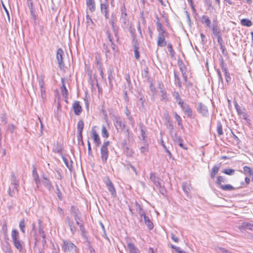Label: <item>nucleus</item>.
Returning <instances> with one entry per match:
<instances>
[{
	"label": "nucleus",
	"mask_w": 253,
	"mask_h": 253,
	"mask_svg": "<svg viewBox=\"0 0 253 253\" xmlns=\"http://www.w3.org/2000/svg\"><path fill=\"white\" fill-rule=\"evenodd\" d=\"M62 249L65 253H78L77 247L69 240L63 241Z\"/></svg>",
	"instance_id": "f257e3e1"
},
{
	"label": "nucleus",
	"mask_w": 253,
	"mask_h": 253,
	"mask_svg": "<svg viewBox=\"0 0 253 253\" xmlns=\"http://www.w3.org/2000/svg\"><path fill=\"white\" fill-rule=\"evenodd\" d=\"M110 142L109 141H106L103 143L101 147V158L102 162L103 164H105L107 162L109 152L108 150V147L110 145Z\"/></svg>",
	"instance_id": "f03ea898"
},
{
	"label": "nucleus",
	"mask_w": 253,
	"mask_h": 253,
	"mask_svg": "<svg viewBox=\"0 0 253 253\" xmlns=\"http://www.w3.org/2000/svg\"><path fill=\"white\" fill-rule=\"evenodd\" d=\"M120 11V22L122 23V27L123 28H126L128 24V18L126 12V9L124 4L121 6Z\"/></svg>",
	"instance_id": "7ed1b4c3"
},
{
	"label": "nucleus",
	"mask_w": 253,
	"mask_h": 253,
	"mask_svg": "<svg viewBox=\"0 0 253 253\" xmlns=\"http://www.w3.org/2000/svg\"><path fill=\"white\" fill-rule=\"evenodd\" d=\"M113 123L116 129L118 132L123 131L126 127L125 120L119 117H115L113 119Z\"/></svg>",
	"instance_id": "20e7f679"
},
{
	"label": "nucleus",
	"mask_w": 253,
	"mask_h": 253,
	"mask_svg": "<svg viewBox=\"0 0 253 253\" xmlns=\"http://www.w3.org/2000/svg\"><path fill=\"white\" fill-rule=\"evenodd\" d=\"M108 191L111 193L112 196L114 197L116 196V192L113 183L110 180L109 177H106L104 180Z\"/></svg>",
	"instance_id": "39448f33"
},
{
	"label": "nucleus",
	"mask_w": 253,
	"mask_h": 253,
	"mask_svg": "<svg viewBox=\"0 0 253 253\" xmlns=\"http://www.w3.org/2000/svg\"><path fill=\"white\" fill-rule=\"evenodd\" d=\"M38 82L41 89V97L44 102L46 100V94L43 78L42 77H39L38 78Z\"/></svg>",
	"instance_id": "423d86ee"
},
{
	"label": "nucleus",
	"mask_w": 253,
	"mask_h": 253,
	"mask_svg": "<svg viewBox=\"0 0 253 253\" xmlns=\"http://www.w3.org/2000/svg\"><path fill=\"white\" fill-rule=\"evenodd\" d=\"M101 12L103 14L106 19L109 18V3L107 0L101 3L100 5Z\"/></svg>",
	"instance_id": "0eeeda50"
},
{
	"label": "nucleus",
	"mask_w": 253,
	"mask_h": 253,
	"mask_svg": "<svg viewBox=\"0 0 253 253\" xmlns=\"http://www.w3.org/2000/svg\"><path fill=\"white\" fill-rule=\"evenodd\" d=\"M64 52L61 48H58L56 52V59L60 69H62L64 67V64L63 60V56Z\"/></svg>",
	"instance_id": "6e6552de"
},
{
	"label": "nucleus",
	"mask_w": 253,
	"mask_h": 253,
	"mask_svg": "<svg viewBox=\"0 0 253 253\" xmlns=\"http://www.w3.org/2000/svg\"><path fill=\"white\" fill-rule=\"evenodd\" d=\"M212 34L216 37L222 35L220 28L218 26V22L216 19L213 21V24L211 27Z\"/></svg>",
	"instance_id": "1a4fd4ad"
},
{
	"label": "nucleus",
	"mask_w": 253,
	"mask_h": 253,
	"mask_svg": "<svg viewBox=\"0 0 253 253\" xmlns=\"http://www.w3.org/2000/svg\"><path fill=\"white\" fill-rule=\"evenodd\" d=\"M180 106L184 113L188 117L191 119L194 118L192 115V111L188 104L186 103H183Z\"/></svg>",
	"instance_id": "9d476101"
},
{
	"label": "nucleus",
	"mask_w": 253,
	"mask_h": 253,
	"mask_svg": "<svg viewBox=\"0 0 253 253\" xmlns=\"http://www.w3.org/2000/svg\"><path fill=\"white\" fill-rule=\"evenodd\" d=\"M91 137L93 139V141L95 146L96 147H98L101 143L100 139L98 134L93 128L91 130Z\"/></svg>",
	"instance_id": "9b49d317"
},
{
	"label": "nucleus",
	"mask_w": 253,
	"mask_h": 253,
	"mask_svg": "<svg viewBox=\"0 0 253 253\" xmlns=\"http://www.w3.org/2000/svg\"><path fill=\"white\" fill-rule=\"evenodd\" d=\"M11 186L13 191L14 190H15L16 191H18V188L19 186V181L17 179L16 177L13 172L11 173Z\"/></svg>",
	"instance_id": "f8f14e48"
},
{
	"label": "nucleus",
	"mask_w": 253,
	"mask_h": 253,
	"mask_svg": "<svg viewBox=\"0 0 253 253\" xmlns=\"http://www.w3.org/2000/svg\"><path fill=\"white\" fill-rule=\"evenodd\" d=\"M166 35H158L157 37V45L160 47L165 46L167 44V41L165 40Z\"/></svg>",
	"instance_id": "ddd939ff"
},
{
	"label": "nucleus",
	"mask_w": 253,
	"mask_h": 253,
	"mask_svg": "<svg viewBox=\"0 0 253 253\" xmlns=\"http://www.w3.org/2000/svg\"><path fill=\"white\" fill-rule=\"evenodd\" d=\"M42 178L44 181H42L44 186L49 190L51 191L53 187L50 180L47 177L45 174H42Z\"/></svg>",
	"instance_id": "4468645a"
},
{
	"label": "nucleus",
	"mask_w": 253,
	"mask_h": 253,
	"mask_svg": "<svg viewBox=\"0 0 253 253\" xmlns=\"http://www.w3.org/2000/svg\"><path fill=\"white\" fill-rule=\"evenodd\" d=\"M150 179L156 187L160 186L161 184V179L157 176L156 173L151 172L150 174Z\"/></svg>",
	"instance_id": "2eb2a0df"
},
{
	"label": "nucleus",
	"mask_w": 253,
	"mask_h": 253,
	"mask_svg": "<svg viewBox=\"0 0 253 253\" xmlns=\"http://www.w3.org/2000/svg\"><path fill=\"white\" fill-rule=\"evenodd\" d=\"M73 108L74 109V113L76 115H79L82 111V108L80 104V102L78 101H76L74 102L73 104Z\"/></svg>",
	"instance_id": "dca6fc26"
},
{
	"label": "nucleus",
	"mask_w": 253,
	"mask_h": 253,
	"mask_svg": "<svg viewBox=\"0 0 253 253\" xmlns=\"http://www.w3.org/2000/svg\"><path fill=\"white\" fill-rule=\"evenodd\" d=\"M66 219L71 232L73 234H75L77 231V229L74 225L73 220L69 216H67Z\"/></svg>",
	"instance_id": "f3484780"
},
{
	"label": "nucleus",
	"mask_w": 253,
	"mask_h": 253,
	"mask_svg": "<svg viewBox=\"0 0 253 253\" xmlns=\"http://www.w3.org/2000/svg\"><path fill=\"white\" fill-rule=\"evenodd\" d=\"M238 228L241 230H249L251 231H253V224L249 222H243L242 224L239 226Z\"/></svg>",
	"instance_id": "a211bd4d"
},
{
	"label": "nucleus",
	"mask_w": 253,
	"mask_h": 253,
	"mask_svg": "<svg viewBox=\"0 0 253 253\" xmlns=\"http://www.w3.org/2000/svg\"><path fill=\"white\" fill-rule=\"evenodd\" d=\"M133 48H134V56L135 58L136 59H138L139 58V53L138 51L139 49V43L137 41V39H135L134 38L133 39Z\"/></svg>",
	"instance_id": "6ab92c4d"
},
{
	"label": "nucleus",
	"mask_w": 253,
	"mask_h": 253,
	"mask_svg": "<svg viewBox=\"0 0 253 253\" xmlns=\"http://www.w3.org/2000/svg\"><path fill=\"white\" fill-rule=\"evenodd\" d=\"M127 245L129 253H140L139 249L135 247L133 243L127 242Z\"/></svg>",
	"instance_id": "aec40b11"
},
{
	"label": "nucleus",
	"mask_w": 253,
	"mask_h": 253,
	"mask_svg": "<svg viewBox=\"0 0 253 253\" xmlns=\"http://www.w3.org/2000/svg\"><path fill=\"white\" fill-rule=\"evenodd\" d=\"M14 247L20 252H22L23 250L24 242L20 239L17 240L13 241Z\"/></svg>",
	"instance_id": "412c9836"
},
{
	"label": "nucleus",
	"mask_w": 253,
	"mask_h": 253,
	"mask_svg": "<svg viewBox=\"0 0 253 253\" xmlns=\"http://www.w3.org/2000/svg\"><path fill=\"white\" fill-rule=\"evenodd\" d=\"M62 86L61 87V93L62 96L67 99L68 98V91L66 88L64 83V79H61Z\"/></svg>",
	"instance_id": "4be33fe9"
},
{
	"label": "nucleus",
	"mask_w": 253,
	"mask_h": 253,
	"mask_svg": "<svg viewBox=\"0 0 253 253\" xmlns=\"http://www.w3.org/2000/svg\"><path fill=\"white\" fill-rule=\"evenodd\" d=\"M198 112L203 116H206L208 114L207 107L202 103H199V107L198 108Z\"/></svg>",
	"instance_id": "5701e85b"
},
{
	"label": "nucleus",
	"mask_w": 253,
	"mask_h": 253,
	"mask_svg": "<svg viewBox=\"0 0 253 253\" xmlns=\"http://www.w3.org/2000/svg\"><path fill=\"white\" fill-rule=\"evenodd\" d=\"M201 22L203 24H205L206 27L211 28V21L209 17L205 15H204L202 17Z\"/></svg>",
	"instance_id": "b1692460"
},
{
	"label": "nucleus",
	"mask_w": 253,
	"mask_h": 253,
	"mask_svg": "<svg viewBox=\"0 0 253 253\" xmlns=\"http://www.w3.org/2000/svg\"><path fill=\"white\" fill-rule=\"evenodd\" d=\"M221 68L222 70V71L224 73L225 77V80L227 83L230 81L231 78L230 77V74L229 72L227 71V68L225 67V66L224 65V63L222 62L221 64Z\"/></svg>",
	"instance_id": "393cba45"
},
{
	"label": "nucleus",
	"mask_w": 253,
	"mask_h": 253,
	"mask_svg": "<svg viewBox=\"0 0 253 253\" xmlns=\"http://www.w3.org/2000/svg\"><path fill=\"white\" fill-rule=\"evenodd\" d=\"M106 35L107 36V37H108V39L110 42V46L111 47L112 50L114 51V52H116V45L114 43V42H113V37L111 36V34L110 33V32L107 30L106 31Z\"/></svg>",
	"instance_id": "a878e982"
},
{
	"label": "nucleus",
	"mask_w": 253,
	"mask_h": 253,
	"mask_svg": "<svg viewBox=\"0 0 253 253\" xmlns=\"http://www.w3.org/2000/svg\"><path fill=\"white\" fill-rule=\"evenodd\" d=\"M86 3L87 7L91 12L95 11V6L94 0H86Z\"/></svg>",
	"instance_id": "bb28decb"
},
{
	"label": "nucleus",
	"mask_w": 253,
	"mask_h": 253,
	"mask_svg": "<svg viewBox=\"0 0 253 253\" xmlns=\"http://www.w3.org/2000/svg\"><path fill=\"white\" fill-rule=\"evenodd\" d=\"M172 96L174 98V99L176 100L177 103L178 105L180 106L181 105V104H183L184 103L182 99L180 97V95L178 92L177 91H174L172 92Z\"/></svg>",
	"instance_id": "cd10ccee"
},
{
	"label": "nucleus",
	"mask_w": 253,
	"mask_h": 253,
	"mask_svg": "<svg viewBox=\"0 0 253 253\" xmlns=\"http://www.w3.org/2000/svg\"><path fill=\"white\" fill-rule=\"evenodd\" d=\"M157 30L159 32L158 35L162 34L166 35V36H169V33L164 28L162 24H159V25L157 26Z\"/></svg>",
	"instance_id": "c85d7f7f"
},
{
	"label": "nucleus",
	"mask_w": 253,
	"mask_h": 253,
	"mask_svg": "<svg viewBox=\"0 0 253 253\" xmlns=\"http://www.w3.org/2000/svg\"><path fill=\"white\" fill-rule=\"evenodd\" d=\"M11 238L12 241L20 239L19 232L16 229H13L12 230Z\"/></svg>",
	"instance_id": "c756f323"
},
{
	"label": "nucleus",
	"mask_w": 253,
	"mask_h": 253,
	"mask_svg": "<svg viewBox=\"0 0 253 253\" xmlns=\"http://www.w3.org/2000/svg\"><path fill=\"white\" fill-rule=\"evenodd\" d=\"M219 187L223 191H232L235 190V187L232 186L231 185L227 184V185H221L219 186Z\"/></svg>",
	"instance_id": "7c9ffc66"
},
{
	"label": "nucleus",
	"mask_w": 253,
	"mask_h": 253,
	"mask_svg": "<svg viewBox=\"0 0 253 253\" xmlns=\"http://www.w3.org/2000/svg\"><path fill=\"white\" fill-rule=\"evenodd\" d=\"M112 29L114 34V36L116 39V41L118 42L119 40V27L116 24L115 25L112 26Z\"/></svg>",
	"instance_id": "2f4dec72"
},
{
	"label": "nucleus",
	"mask_w": 253,
	"mask_h": 253,
	"mask_svg": "<svg viewBox=\"0 0 253 253\" xmlns=\"http://www.w3.org/2000/svg\"><path fill=\"white\" fill-rule=\"evenodd\" d=\"M124 153L126 155L127 157H132L133 154L132 150L129 148L128 146L123 148Z\"/></svg>",
	"instance_id": "473e14b6"
},
{
	"label": "nucleus",
	"mask_w": 253,
	"mask_h": 253,
	"mask_svg": "<svg viewBox=\"0 0 253 253\" xmlns=\"http://www.w3.org/2000/svg\"><path fill=\"white\" fill-rule=\"evenodd\" d=\"M84 127V123L83 120H80L77 125V132L83 133Z\"/></svg>",
	"instance_id": "72a5a7b5"
},
{
	"label": "nucleus",
	"mask_w": 253,
	"mask_h": 253,
	"mask_svg": "<svg viewBox=\"0 0 253 253\" xmlns=\"http://www.w3.org/2000/svg\"><path fill=\"white\" fill-rule=\"evenodd\" d=\"M244 171L246 174L253 178V171L252 169L248 166H245L243 168Z\"/></svg>",
	"instance_id": "f704fd0d"
},
{
	"label": "nucleus",
	"mask_w": 253,
	"mask_h": 253,
	"mask_svg": "<svg viewBox=\"0 0 253 253\" xmlns=\"http://www.w3.org/2000/svg\"><path fill=\"white\" fill-rule=\"evenodd\" d=\"M226 182V179L224 176H218L217 177V180L215 182L217 186H220L222 185L221 182Z\"/></svg>",
	"instance_id": "c9c22d12"
},
{
	"label": "nucleus",
	"mask_w": 253,
	"mask_h": 253,
	"mask_svg": "<svg viewBox=\"0 0 253 253\" xmlns=\"http://www.w3.org/2000/svg\"><path fill=\"white\" fill-rule=\"evenodd\" d=\"M25 227H26V223L25 222V219L23 218L19 222V228L20 229L22 233H25Z\"/></svg>",
	"instance_id": "e433bc0d"
},
{
	"label": "nucleus",
	"mask_w": 253,
	"mask_h": 253,
	"mask_svg": "<svg viewBox=\"0 0 253 253\" xmlns=\"http://www.w3.org/2000/svg\"><path fill=\"white\" fill-rule=\"evenodd\" d=\"M219 169V167L217 166H213L211 173V176L212 178H214L215 177V174L218 172Z\"/></svg>",
	"instance_id": "4c0bfd02"
},
{
	"label": "nucleus",
	"mask_w": 253,
	"mask_h": 253,
	"mask_svg": "<svg viewBox=\"0 0 253 253\" xmlns=\"http://www.w3.org/2000/svg\"><path fill=\"white\" fill-rule=\"evenodd\" d=\"M241 24L243 26L250 27L252 25V21L249 19H243L241 21Z\"/></svg>",
	"instance_id": "58836bf2"
},
{
	"label": "nucleus",
	"mask_w": 253,
	"mask_h": 253,
	"mask_svg": "<svg viewBox=\"0 0 253 253\" xmlns=\"http://www.w3.org/2000/svg\"><path fill=\"white\" fill-rule=\"evenodd\" d=\"M144 223L147 226L149 229L151 230L153 228V224L148 217H145V219H144Z\"/></svg>",
	"instance_id": "ea45409f"
},
{
	"label": "nucleus",
	"mask_w": 253,
	"mask_h": 253,
	"mask_svg": "<svg viewBox=\"0 0 253 253\" xmlns=\"http://www.w3.org/2000/svg\"><path fill=\"white\" fill-rule=\"evenodd\" d=\"M168 49L169 51V52L170 56L172 58H173L174 56L175 53L174 51L173 50L172 45L171 43H169L168 44Z\"/></svg>",
	"instance_id": "a19ab883"
},
{
	"label": "nucleus",
	"mask_w": 253,
	"mask_h": 253,
	"mask_svg": "<svg viewBox=\"0 0 253 253\" xmlns=\"http://www.w3.org/2000/svg\"><path fill=\"white\" fill-rule=\"evenodd\" d=\"M55 187H56V192H55L57 194V196L58 199L60 201H62L63 200L62 194L59 189V186L57 184H56Z\"/></svg>",
	"instance_id": "79ce46f5"
},
{
	"label": "nucleus",
	"mask_w": 253,
	"mask_h": 253,
	"mask_svg": "<svg viewBox=\"0 0 253 253\" xmlns=\"http://www.w3.org/2000/svg\"><path fill=\"white\" fill-rule=\"evenodd\" d=\"M62 159H63V161L64 162V164H65L66 166L69 169H70L72 166V162L71 161L70 163H69L68 161V160L64 156H62Z\"/></svg>",
	"instance_id": "37998d69"
},
{
	"label": "nucleus",
	"mask_w": 253,
	"mask_h": 253,
	"mask_svg": "<svg viewBox=\"0 0 253 253\" xmlns=\"http://www.w3.org/2000/svg\"><path fill=\"white\" fill-rule=\"evenodd\" d=\"M102 136L104 138H107L109 136L108 130L104 126H103L102 127Z\"/></svg>",
	"instance_id": "c03bdc74"
},
{
	"label": "nucleus",
	"mask_w": 253,
	"mask_h": 253,
	"mask_svg": "<svg viewBox=\"0 0 253 253\" xmlns=\"http://www.w3.org/2000/svg\"><path fill=\"white\" fill-rule=\"evenodd\" d=\"M174 116L176 121L177 122L178 125L182 126V120L180 116H179L176 112L174 113Z\"/></svg>",
	"instance_id": "a18cd8bd"
},
{
	"label": "nucleus",
	"mask_w": 253,
	"mask_h": 253,
	"mask_svg": "<svg viewBox=\"0 0 253 253\" xmlns=\"http://www.w3.org/2000/svg\"><path fill=\"white\" fill-rule=\"evenodd\" d=\"M174 79L175 82L176 84L178 85V87H181V83L178 75L176 73H174Z\"/></svg>",
	"instance_id": "49530a36"
},
{
	"label": "nucleus",
	"mask_w": 253,
	"mask_h": 253,
	"mask_svg": "<svg viewBox=\"0 0 253 253\" xmlns=\"http://www.w3.org/2000/svg\"><path fill=\"white\" fill-rule=\"evenodd\" d=\"M78 225L80 228V230H81V232H82V236L83 237H84L85 236V229H84V223H79L78 222Z\"/></svg>",
	"instance_id": "de8ad7c7"
},
{
	"label": "nucleus",
	"mask_w": 253,
	"mask_h": 253,
	"mask_svg": "<svg viewBox=\"0 0 253 253\" xmlns=\"http://www.w3.org/2000/svg\"><path fill=\"white\" fill-rule=\"evenodd\" d=\"M217 131L219 135H222L223 134L222 126L220 123H218L217 126Z\"/></svg>",
	"instance_id": "09e8293b"
},
{
	"label": "nucleus",
	"mask_w": 253,
	"mask_h": 253,
	"mask_svg": "<svg viewBox=\"0 0 253 253\" xmlns=\"http://www.w3.org/2000/svg\"><path fill=\"white\" fill-rule=\"evenodd\" d=\"M235 170L231 169H225L222 171V172L227 175H232L234 172Z\"/></svg>",
	"instance_id": "8fccbe9b"
},
{
	"label": "nucleus",
	"mask_w": 253,
	"mask_h": 253,
	"mask_svg": "<svg viewBox=\"0 0 253 253\" xmlns=\"http://www.w3.org/2000/svg\"><path fill=\"white\" fill-rule=\"evenodd\" d=\"M32 175L34 179L39 177L37 172V168L35 165L33 166Z\"/></svg>",
	"instance_id": "3c124183"
},
{
	"label": "nucleus",
	"mask_w": 253,
	"mask_h": 253,
	"mask_svg": "<svg viewBox=\"0 0 253 253\" xmlns=\"http://www.w3.org/2000/svg\"><path fill=\"white\" fill-rule=\"evenodd\" d=\"M157 187L159 189L160 193H161L163 195H165L167 191L164 186H162L161 184L160 186H158Z\"/></svg>",
	"instance_id": "603ef678"
},
{
	"label": "nucleus",
	"mask_w": 253,
	"mask_h": 253,
	"mask_svg": "<svg viewBox=\"0 0 253 253\" xmlns=\"http://www.w3.org/2000/svg\"><path fill=\"white\" fill-rule=\"evenodd\" d=\"M160 92L161 93L162 99H164V100H166V101H168V97H167V92L165 90H163V89H162L160 91Z\"/></svg>",
	"instance_id": "864d4df0"
},
{
	"label": "nucleus",
	"mask_w": 253,
	"mask_h": 253,
	"mask_svg": "<svg viewBox=\"0 0 253 253\" xmlns=\"http://www.w3.org/2000/svg\"><path fill=\"white\" fill-rule=\"evenodd\" d=\"M139 100L141 103L142 109H144V108H145L144 104H145V99L144 98V96L141 95L140 96V98L139 99Z\"/></svg>",
	"instance_id": "5fc2aeb1"
},
{
	"label": "nucleus",
	"mask_w": 253,
	"mask_h": 253,
	"mask_svg": "<svg viewBox=\"0 0 253 253\" xmlns=\"http://www.w3.org/2000/svg\"><path fill=\"white\" fill-rule=\"evenodd\" d=\"M74 220L76 221V224L78 225V223H84L83 221L81 219V218L79 216V215H74Z\"/></svg>",
	"instance_id": "6e6d98bb"
},
{
	"label": "nucleus",
	"mask_w": 253,
	"mask_h": 253,
	"mask_svg": "<svg viewBox=\"0 0 253 253\" xmlns=\"http://www.w3.org/2000/svg\"><path fill=\"white\" fill-rule=\"evenodd\" d=\"M103 49L105 51L106 56L108 55L109 53H110V47L109 46V45L104 43L103 44Z\"/></svg>",
	"instance_id": "4d7b16f0"
},
{
	"label": "nucleus",
	"mask_w": 253,
	"mask_h": 253,
	"mask_svg": "<svg viewBox=\"0 0 253 253\" xmlns=\"http://www.w3.org/2000/svg\"><path fill=\"white\" fill-rule=\"evenodd\" d=\"M86 20L87 26H89L91 24H93V21L88 14H87L86 16Z\"/></svg>",
	"instance_id": "13d9d810"
},
{
	"label": "nucleus",
	"mask_w": 253,
	"mask_h": 253,
	"mask_svg": "<svg viewBox=\"0 0 253 253\" xmlns=\"http://www.w3.org/2000/svg\"><path fill=\"white\" fill-rule=\"evenodd\" d=\"M140 127L141 136L143 137V139H145V138L146 137V134H145V130L143 129V125L142 124H140Z\"/></svg>",
	"instance_id": "bf43d9fd"
},
{
	"label": "nucleus",
	"mask_w": 253,
	"mask_h": 253,
	"mask_svg": "<svg viewBox=\"0 0 253 253\" xmlns=\"http://www.w3.org/2000/svg\"><path fill=\"white\" fill-rule=\"evenodd\" d=\"M182 189H183L184 192L186 194H188L189 193L190 190H189L188 186L186 184H185V183L182 184Z\"/></svg>",
	"instance_id": "052dcab7"
},
{
	"label": "nucleus",
	"mask_w": 253,
	"mask_h": 253,
	"mask_svg": "<svg viewBox=\"0 0 253 253\" xmlns=\"http://www.w3.org/2000/svg\"><path fill=\"white\" fill-rule=\"evenodd\" d=\"M170 247L172 249L175 250L177 253H183V251L181 250L179 247H176L173 245H170Z\"/></svg>",
	"instance_id": "680f3d73"
},
{
	"label": "nucleus",
	"mask_w": 253,
	"mask_h": 253,
	"mask_svg": "<svg viewBox=\"0 0 253 253\" xmlns=\"http://www.w3.org/2000/svg\"><path fill=\"white\" fill-rule=\"evenodd\" d=\"M150 89L152 92L153 95L154 96L156 94V90L155 87L152 83H151L150 84Z\"/></svg>",
	"instance_id": "e2e57ef3"
},
{
	"label": "nucleus",
	"mask_w": 253,
	"mask_h": 253,
	"mask_svg": "<svg viewBox=\"0 0 253 253\" xmlns=\"http://www.w3.org/2000/svg\"><path fill=\"white\" fill-rule=\"evenodd\" d=\"M235 107L236 109L237 112L238 114H241L242 113L241 107L237 104L236 102H235Z\"/></svg>",
	"instance_id": "0e129e2a"
},
{
	"label": "nucleus",
	"mask_w": 253,
	"mask_h": 253,
	"mask_svg": "<svg viewBox=\"0 0 253 253\" xmlns=\"http://www.w3.org/2000/svg\"><path fill=\"white\" fill-rule=\"evenodd\" d=\"M30 10L31 15L33 19L34 20H36V14H35V10L34 9V7L31 8L30 9Z\"/></svg>",
	"instance_id": "69168bd1"
},
{
	"label": "nucleus",
	"mask_w": 253,
	"mask_h": 253,
	"mask_svg": "<svg viewBox=\"0 0 253 253\" xmlns=\"http://www.w3.org/2000/svg\"><path fill=\"white\" fill-rule=\"evenodd\" d=\"M217 39V42L219 44L220 47H222V44H223V40L222 38V35H220L216 37Z\"/></svg>",
	"instance_id": "338daca9"
},
{
	"label": "nucleus",
	"mask_w": 253,
	"mask_h": 253,
	"mask_svg": "<svg viewBox=\"0 0 253 253\" xmlns=\"http://www.w3.org/2000/svg\"><path fill=\"white\" fill-rule=\"evenodd\" d=\"M167 126L170 132L172 131L173 129V126L172 123L170 121H168L167 124Z\"/></svg>",
	"instance_id": "774afa93"
}]
</instances>
